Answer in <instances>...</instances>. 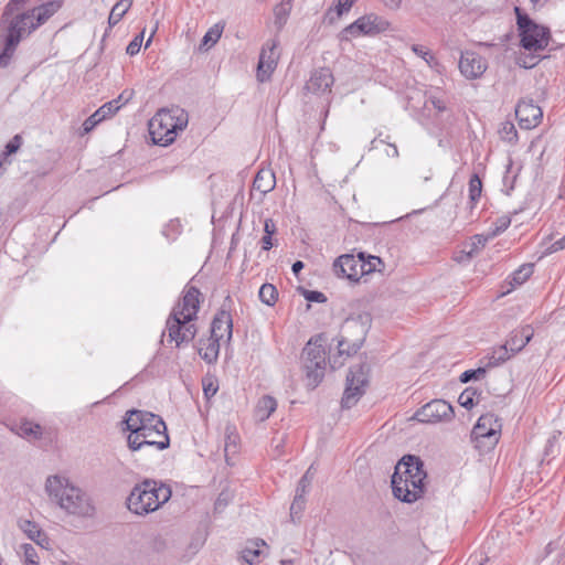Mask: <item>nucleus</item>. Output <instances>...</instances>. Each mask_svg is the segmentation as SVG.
I'll return each instance as SVG.
<instances>
[{"label": "nucleus", "instance_id": "f257e3e1", "mask_svg": "<svg viewBox=\"0 0 565 565\" xmlns=\"http://www.w3.org/2000/svg\"><path fill=\"white\" fill-rule=\"evenodd\" d=\"M200 290L194 286H188L182 299L173 307L169 315L166 329L170 342L177 347L191 342L196 334V327L192 322L196 319L200 309Z\"/></svg>", "mask_w": 565, "mask_h": 565}, {"label": "nucleus", "instance_id": "f03ea898", "mask_svg": "<svg viewBox=\"0 0 565 565\" xmlns=\"http://www.w3.org/2000/svg\"><path fill=\"white\" fill-rule=\"evenodd\" d=\"M44 491L50 502L67 514L83 518L94 514L95 508L89 495L65 476H49L44 483Z\"/></svg>", "mask_w": 565, "mask_h": 565}, {"label": "nucleus", "instance_id": "7ed1b4c3", "mask_svg": "<svg viewBox=\"0 0 565 565\" xmlns=\"http://www.w3.org/2000/svg\"><path fill=\"white\" fill-rule=\"evenodd\" d=\"M35 30L32 13L4 7L0 17V68L10 64L20 42Z\"/></svg>", "mask_w": 565, "mask_h": 565}, {"label": "nucleus", "instance_id": "20e7f679", "mask_svg": "<svg viewBox=\"0 0 565 565\" xmlns=\"http://www.w3.org/2000/svg\"><path fill=\"white\" fill-rule=\"evenodd\" d=\"M423 466V461L412 455L398 461L392 476L393 493L398 500L413 503L423 497L427 477Z\"/></svg>", "mask_w": 565, "mask_h": 565}, {"label": "nucleus", "instance_id": "39448f33", "mask_svg": "<svg viewBox=\"0 0 565 565\" xmlns=\"http://www.w3.org/2000/svg\"><path fill=\"white\" fill-rule=\"evenodd\" d=\"M171 493L169 486L153 479H145L132 488L127 498V507L135 514H148L168 502Z\"/></svg>", "mask_w": 565, "mask_h": 565}, {"label": "nucleus", "instance_id": "423d86ee", "mask_svg": "<svg viewBox=\"0 0 565 565\" xmlns=\"http://www.w3.org/2000/svg\"><path fill=\"white\" fill-rule=\"evenodd\" d=\"M188 113L181 108L160 109L149 120V134L153 143L168 146L172 143L179 131L186 128Z\"/></svg>", "mask_w": 565, "mask_h": 565}, {"label": "nucleus", "instance_id": "0eeeda50", "mask_svg": "<svg viewBox=\"0 0 565 565\" xmlns=\"http://www.w3.org/2000/svg\"><path fill=\"white\" fill-rule=\"evenodd\" d=\"M137 435H128L127 445L130 450L138 451L147 448H154L157 451L164 450L170 445L167 434V426L162 418L150 413L145 419Z\"/></svg>", "mask_w": 565, "mask_h": 565}, {"label": "nucleus", "instance_id": "6e6552de", "mask_svg": "<svg viewBox=\"0 0 565 565\" xmlns=\"http://www.w3.org/2000/svg\"><path fill=\"white\" fill-rule=\"evenodd\" d=\"M302 367L306 375L307 386L317 387L326 372L324 339L317 335L308 341L301 354Z\"/></svg>", "mask_w": 565, "mask_h": 565}, {"label": "nucleus", "instance_id": "1a4fd4ad", "mask_svg": "<svg viewBox=\"0 0 565 565\" xmlns=\"http://www.w3.org/2000/svg\"><path fill=\"white\" fill-rule=\"evenodd\" d=\"M516 15V24L520 35V44L526 51H542L550 42V29L537 24L526 13L522 12L519 7L514 8Z\"/></svg>", "mask_w": 565, "mask_h": 565}, {"label": "nucleus", "instance_id": "9d476101", "mask_svg": "<svg viewBox=\"0 0 565 565\" xmlns=\"http://www.w3.org/2000/svg\"><path fill=\"white\" fill-rule=\"evenodd\" d=\"M501 423L493 414L481 415L472 428L471 438L481 451L492 449L499 441Z\"/></svg>", "mask_w": 565, "mask_h": 565}, {"label": "nucleus", "instance_id": "9b49d317", "mask_svg": "<svg viewBox=\"0 0 565 565\" xmlns=\"http://www.w3.org/2000/svg\"><path fill=\"white\" fill-rule=\"evenodd\" d=\"M425 110L431 119V130L435 132L447 131L455 122L452 110L448 107L446 98L429 93L425 102Z\"/></svg>", "mask_w": 565, "mask_h": 565}, {"label": "nucleus", "instance_id": "f8f14e48", "mask_svg": "<svg viewBox=\"0 0 565 565\" xmlns=\"http://www.w3.org/2000/svg\"><path fill=\"white\" fill-rule=\"evenodd\" d=\"M367 383L364 365L360 364L350 369L347 376V386L341 401L342 407L351 408L364 393Z\"/></svg>", "mask_w": 565, "mask_h": 565}, {"label": "nucleus", "instance_id": "ddd939ff", "mask_svg": "<svg viewBox=\"0 0 565 565\" xmlns=\"http://www.w3.org/2000/svg\"><path fill=\"white\" fill-rule=\"evenodd\" d=\"M333 270L339 277L359 281L363 277V253L339 256L333 263Z\"/></svg>", "mask_w": 565, "mask_h": 565}, {"label": "nucleus", "instance_id": "4468645a", "mask_svg": "<svg viewBox=\"0 0 565 565\" xmlns=\"http://www.w3.org/2000/svg\"><path fill=\"white\" fill-rule=\"evenodd\" d=\"M415 417L422 423L448 422L454 417V408L444 399H434L418 409Z\"/></svg>", "mask_w": 565, "mask_h": 565}, {"label": "nucleus", "instance_id": "2eb2a0df", "mask_svg": "<svg viewBox=\"0 0 565 565\" xmlns=\"http://www.w3.org/2000/svg\"><path fill=\"white\" fill-rule=\"evenodd\" d=\"M231 302L232 299L227 296L211 324V337L220 341L225 338L226 342H230L233 335V319L230 313Z\"/></svg>", "mask_w": 565, "mask_h": 565}, {"label": "nucleus", "instance_id": "dca6fc26", "mask_svg": "<svg viewBox=\"0 0 565 565\" xmlns=\"http://www.w3.org/2000/svg\"><path fill=\"white\" fill-rule=\"evenodd\" d=\"M386 23L375 15L359 18L341 32V40L349 41L363 34L380 32Z\"/></svg>", "mask_w": 565, "mask_h": 565}, {"label": "nucleus", "instance_id": "f3484780", "mask_svg": "<svg viewBox=\"0 0 565 565\" xmlns=\"http://www.w3.org/2000/svg\"><path fill=\"white\" fill-rule=\"evenodd\" d=\"M278 45L277 40H270L263 47L257 65V79L266 82L270 78L273 72L277 66L278 54L276 52Z\"/></svg>", "mask_w": 565, "mask_h": 565}, {"label": "nucleus", "instance_id": "a211bd4d", "mask_svg": "<svg viewBox=\"0 0 565 565\" xmlns=\"http://www.w3.org/2000/svg\"><path fill=\"white\" fill-rule=\"evenodd\" d=\"M515 116L523 129L535 128L542 120L543 111L531 99H523L515 107Z\"/></svg>", "mask_w": 565, "mask_h": 565}, {"label": "nucleus", "instance_id": "6ab92c4d", "mask_svg": "<svg viewBox=\"0 0 565 565\" xmlns=\"http://www.w3.org/2000/svg\"><path fill=\"white\" fill-rule=\"evenodd\" d=\"M487 61L475 52H465L459 61L460 73L468 79L479 78L487 70Z\"/></svg>", "mask_w": 565, "mask_h": 565}, {"label": "nucleus", "instance_id": "aec40b11", "mask_svg": "<svg viewBox=\"0 0 565 565\" xmlns=\"http://www.w3.org/2000/svg\"><path fill=\"white\" fill-rule=\"evenodd\" d=\"M333 82L334 78L331 71L327 67H321L311 74L306 84V88L308 92L321 95L331 92Z\"/></svg>", "mask_w": 565, "mask_h": 565}, {"label": "nucleus", "instance_id": "412c9836", "mask_svg": "<svg viewBox=\"0 0 565 565\" xmlns=\"http://www.w3.org/2000/svg\"><path fill=\"white\" fill-rule=\"evenodd\" d=\"M117 102H108L100 106L83 122V134L90 132L99 122L113 116L119 110Z\"/></svg>", "mask_w": 565, "mask_h": 565}, {"label": "nucleus", "instance_id": "4be33fe9", "mask_svg": "<svg viewBox=\"0 0 565 565\" xmlns=\"http://www.w3.org/2000/svg\"><path fill=\"white\" fill-rule=\"evenodd\" d=\"M533 335H534V330H533L532 326H530V324H526L519 329L513 330L507 340L509 350L513 354L519 353L531 341Z\"/></svg>", "mask_w": 565, "mask_h": 565}, {"label": "nucleus", "instance_id": "5701e85b", "mask_svg": "<svg viewBox=\"0 0 565 565\" xmlns=\"http://www.w3.org/2000/svg\"><path fill=\"white\" fill-rule=\"evenodd\" d=\"M61 7L62 0H51L31 10H28V12L32 13V21L38 29L40 25L44 24L54 13H56Z\"/></svg>", "mask_w": 565, "mask_h": 565}, {"label": "nucleus", "instance_id": "b1692460", "mask_svg": "<svg viewBox=\"0 0 565 565\" xmlns=\"http://www.w3.org/2000/svg\"><path fill=\"white\" fill-rule=\"evenodd\" d=\"M220 340L213 337L200 339L198 351L200 356L209 364L216 362L220 353Z\"/></svg>", "mask_w": 565, "mask_h": 565}, {"label": "nucleus", "instance_id": "393cba45", "mask_svg": "<svg viewBox=\"0 0 565 565\" xmlns=\"http://www.w3.org/2000/svg\"><path fill=\"white\" fill-rule=\"evenodd\" d=\"M275 185V173L269 169H260L254 179L253 191H258L260 195H265L273 191Z\"/></svg>", "mask_w": 565, "mask_h": 565}, {"label": "nucleus", "instance_id": "a878e982", "mask_svg": "<svg viewBox=\"0 0 565 565\" xmlns=\"http://www.w3.org/2000/svg\"><path fill=\"white\" fill-rule=\"evenodd\" d=\"M266 545L263 540L248 542L239 552L238 559L242 565H255L259 562L262 554L260 546Z\"/></svg>", "mask_w": 565, "mask_h": 565}, {"label": "nucleus", "instance_id": "bb28decb", "mask_svg": "<svg viewBox=\"0 0 565 565\" xmlns=\"http://www.w3.org/2000/svg\"><path fill=\"white\" fill-rule=\"evenodd\" d=\"M149 414L150 412L139 409H130L126 413L122 423L126 425V429L130 431L129 435H137L139 433Z\"/></svg>", "mask_w": 565, "mask_h": 565}, {"label": "nucleus", "instance_id": "cd10ccee", "mask_svg": "<svg viewBox=\"0 0 565 565\" xmlns=\"http://www.w3.org/2000/svg\"><path fill=\"white\" fill-rule=\"evenodd\" d=\"M292 7V0H281L274 7V24L278 32L286 25Z\"/></svg>", "mask_w": 565, "mask_h": 565}, {"label": "nucleus", "instance_id": "c85d7f7f", "mask_svg": "<svg viewBox=\"0 0 565 565\" xmlns=\"http://www.w3.org/2000/svg\"><path fill=\"white\" fill-rule=\"evenodd\" d=\"M17 434L28 440H38L42 437L43 429L41 425L24 419L17 426Z\"/></svg>", "mask_w": 565, "mask_h": 565}, {"label": "nucleus", "instance_id": "c756f323", "mask_svg": "<svg viewBox=\"0 0 565 565\" xmlns=\"http://www.w3.org/2000/svg\"><path fill=\"white\" fill-rule=\"evenodd\" d=\"M513 355L514 354L509 350V345L505 342V344H502V345H499V347H495L492 349V352L486 358L487 359L486 366L487 367L498 366V365L504 363L505 361H508Z\"/></svg>", "mask_w": 565, "mask_h": 565}, {"label": "nucleus", "instance_id": "7c9ffc66", "mask_svg": "<svg viewBox=\"0 0 565 565\" xmlns=\"http://www.w3.org/2000/svg\"><path fill=\"white\" fill-rule=\"evenodd\" d=\"M277 402L271 396H263L256 406L255 416L257 419L264 422L276 411Z\"/></svg>", "mask_w": 565, "mask_h": 565}, {"label": "nucleus", "instance_id": "2f4dec72", "mask_svg": "<svg viewBox=\"0 0 565 565\" xmlns=\"http://www.w3.org/2000/svg\"><path fill=\"white\" fill-rule=\"evenodd\" d=\"M131 4L132 0H119L110 11L108 18L109 26L116 25L131 7Z\"/></svg>", "mask_w": 565, "mask_h": 565}, {"label": "nucleus", "instance_id": "473e14b6", "mask_svg": "<svg viewBox=\"0 0 565 565\" xmlns=\"http://www.w3.org/2000/svg\"><path fill=\"white\" fill-rule=\"evenodd\" d=\"M224 24L221 23H215L213 26H211L202 39L201 47L210 49L216 44L222 36Z\"/></svg>", "mask_w": 565, "mask_h": 565}, {"label": "nucleus", "instance_id": "72a5a7b5", "mask_svg": "<svg viewBox=\"0 0 565 565\" xmlns=\"http://www.w3.org/2000/svg\"><path fill=\"white\" fill-rule=\"evenodd\" d=\"M20 550L22 552V565H40L38 550L32 544L24 543L20 546Z\"/></svg>", "mask_w": 565, "mask_h": 565}, {"label": "nucleus", "instance_id": "f704fd0d", "mask_svg": "<svg viewBox=\"0 0 565 565\" xmlns=\"http://www.w3.org/2000/svg\"><path fill=\"white\" fill-rule=\"evenodd\" d=\"M532 274H533V265L532 264H523L512 274L510 284L513 287L521 286L531 277Z\"/></svg>", "mask_w": 565, "mask_h": 565}, {"label": "nucleus", "instance_id": "c9c22d12", "mask_svg": "<svg viewBox=\"0 0 565 565\" xmlns=\"http://www.w3.org/2000/svg\"><path fill=\"white\" fill-rule=\"evenodd\" d=\"M259 299L267 306H274L278 298L277 289L271 284H264L259 289Z\"/></svg>", "mask_w": 565, "mask_h": 565}, {"label": "nucleus", "instance_id": "e433bc0d", "mask_svg": "<svg viewBox=\"0 0 565 565\" xmlns=\"http://www.w3.org/2000/svg\"><path fill=\"white\" fill-rule=\"evenodd\" d=\"M482 192V182L478 174H473L469 180V199L471 207L478 202Z\"/></svg>", "mask_w": 565, "mask_h": 565}, {"label": "nucleus", "instance_id": "4c0bfd02", "mask_svg": "<svg viewBox=\"0 0 565 565\" xmlns=\"http://www.w3.org/2000/svg\"><path fill=\"white\" fill-rule=\"evenodd\" d=\"M20 527L30 540L40 544V536L42 535V531L33 521L24 520Z\"/></svg>", "mask_w": 565, "mask_h": 565}, {"label": "nucleus", "instance_id": "58836bf2", "mask_svg": "<svg viewBox=\"0 0 565 565\" xmlns=\"http://www.w3.org/2000/svg\"><path fill=\"white\" fill-rule=\"evenodd\" d=\"M412 51L416 55L422 57L427 63L428 66L435 67V66L438 65V62L435 58L434 54L428 49H426L425 46L419 45V44H413L412 45Z\"/></svg>", "mask_w": 565, "mask_h": 565}, {"label": "nucleus", "instance_id": "ea45409f", "mask_svg": "<svg viewBox=\"0 0 565 565\" xmlns=\"http://www.w3.org/2000/svg\"><path fill=\"white\" fill-rule=\"evenodd\" d=\"M362 345V341H354L352 343H348L344 339L338 342V351L340 356H351L355 354Z\"/></svg>", "mask_w": 565, "mask_h": 565}, {"label": "nucleus", "instance_id": "a19ab883", "mask_svg": "<svg viewBox=\"0 0 565 565\" xmlns=\"http://www.w3.org/2000/svg\"><path fill=\"white\" fill-rule=\"evenodd\" d=\"M305 504H306L305 494L299 493V491H296L294 501L290 507V516H291L292 521H295L297 518L300 516V514L302 513V511L305 509Z\"/></svg>", "mask_w": 565, "mask_h": 565}, {"label": "nucleus", "instance_id": "79ce46f5", "mask_svg": "<svg viewBox=\"0 0 565 565\" xmlns=\"http://www.w3.org/2000/svg\"><path fill=\"white\" fill-rule=\"evenodd\" d=\"M383 265V262L377 256H367L363 254V276L374 273L376 270H381L380 266Z\"/></svg>", "mask_w": 565, "mask_h": 565}, {"label": "nucleus", "instance_id": "37998d69", "mask_svg": "<svg viewBox=\"0 0 565 565\" xmlns=\"http://www.w3.org/2000/svg\"><path fill=\"white\" fill-rule=\"evenodd\" d=\"M237 439L238 436L233 431H230V428H226V441H225V457L228 458L230 454H235L237 449Z\"/></svg>", "mask_w": 565, "mask_h": 565}, {"label": "nucleus", "instance_id": "c03bdc74", "mask_svg": "<svg viewBox=\"0 0 565 565\" xmlns=\"http://www.w3.org/2000/svg\"><path fill=\"white\" fill-rule=\"evenodd\" d=\"M475 395H476V391L472 390V388H466L460 395H459V398H458V402L459 404L467 408V409H470L473 405H475Z\"/></svg>", "mask_w": 565, "mask_h": 565}, {"label": "nucleus", "instance_id": "a18cd8bd", "mask_svg": "<svg viewBox=\"0 0 565 565\" xmlns=\"http://www.w3.org/2000/svg\"><path fill=\"white\" fill-rule=\"evenodd\" d=\"M143 33L145 32L142 31L140 34L136 35L134 38V40H131L129 42V44L127 45V49H126V52L128 55L134 56L139 53L142 41H143Z\"/></svg>", "mask_w": 565, "mask_h": 565}, {"label": "nucleus", "instance_id": "49530a36", "mask_svg": "<svg viewBox=\"0 0 565 565\" xmlns=\"http://www.w3.org/2000/svg\"><path fill=\"white\" fill-rule=\"evenodd\" d=\"M486 374L484 367H478L476 370H467L460 375V381L462 383H467L471 380H479L481 376Z\"/></svg>", "mask_w": 565, "mask_h": 565}, {"label": "nucleus", "instance_id": "de8ad7c7", "mask_svg": "<svg viewBox=\"0 0 565 565\" xmlns=\"http://www.w3.org/2000/svg\"><path fill=\"white\" fill-rule=\"evenodd\" d=\"M312 466L307 470V472L301 477V479L298 482L296 491H299V493L306 494L308 491V488L311 484L312 480Z\"/></svg>", "mask_w": 565, "mask_h": 565}, {"label": "nucleus", "instance_id": "09e8293b", "mask_svg": "<svg viewBox=\"0 0 565 565\" xmlns=\"http://www.w3.org/2000/svg\"><path fill=\"white\" fill-rule=\"evenodd\" d=\"M21 146L22 137L20 135H15L12 139L8 141L3 151L6 152V154H13L20 149Z\"/></svg>", "mask_w": 565, "mask_h": 565}, {"label": "nucleus", "instance_id": "8fccbe9b", "mask_svg": "<svg viewBox=\"0 0 565 565\" xmlns=\"http://www.w3.org/2000/svg\"><path fill=\"white\" fill-rule=\"evenodd\" d=\"M557 452H558V439H557L556 435H553L547 440V444H546V447L544 450V456H545V458L550 457V456L554 457Z\"/></svg>", "mask_w": 565, "mask_h": 565}, {"label": "nucleus", "instance_id": "3c124183", "mask_svg": "<svg viewBox=\"0 0 565 565\" xmlns=\"http://www.w3.org/2000/svg\"><path fill=\"white\" fill-rule=\"evenodd\" d=\"M377 143H385L387 146L386 150H385V153L387 157L390 158H398L399 153H398V149H397V146L395 143H390V142H386L382 139H374L372 141V145L374 147H377Z\"/></svg>", "mask_w": 565, "mask_h": 565}, {"label": "nucleus", "instance_id": "603ef678", "mask_svg": "<svg viewBox=\"0 0 565 565\" xmlns=\"http://www.w3.org/2000/svg\"><path fill=\"white\" fill-rule=\"evenodd\" d=\"M487 242H488V237L480 235V234L475 235L472 237V243H471L472 248L469 252V255H471V254L476 253L478 249L484 247Z\"/></svg>", "mask_w": 565, "mask_h": 565}, {"label": "nucleus", "instance_id": "864d4df0", "mask_svg": "<svg viewBox=\"0 0 565 565\" xmlns=\"http://www.w3.org/2000/svg\"><path fill=\"white\" fill-rule=\"evenodd\" d=\"M335 1H337V6H335L337 14L341 15L351 9V7L355 0H335Z\"/></svg>", "mask_w": 565, "mask_h": 565}, {"label": "nucleus", "instance_id": "5fc2aeb1", "mask_svg": "<svg viewBox=\"0 0 565 565\" xmlns=\"http://www.w3.org/2000/svg\"><path fill=\"white\" fill-rule=\"evenodd\" d=\"M134 96V92L130 89H125L116 99L111 102H117L116 104L119 106V109L126 105Z\"/></svg>", "mask_w": 565, "mask_h": 565}, {"label": "nucleus", "instance_id": "6e6d98bb", "mask_svg": "<svg viewBox=\"0 0 565 565\" xmlns=\"http://www.w3.org/2000/svg\"><path fill=\"white\" fill-rule=\"evenodd\" d=\"M565 248V235L555 241L547 249H546V253L547 254H552V253H556V252H559L562 249Z\"/></svg>", "mask_w": 565, "mask_h": 565}, {"label": "nucleus", "instance_id": "4d7b16f0", "mask_svg": "<svg viewBox=\"0 0 565 565\" xmlns=\"http://www.w3.org/2000/svg\"><path fill=\"white\" fill-rule=\"evenodd\" d=\"M306 299L315 302H323L326 300V297L322 292L312 290L306 294Z\"/></svg>", "mask_w": 565, "mask_h": 565}, {"label": "nucleus", "instance_id": "13d9d810", "mask_svg": "<svg viewBox=\"0 0 565 565\" xmlns=\"http://www.w3.org/2000/svg\"><path fill=\"white\" fill-rule=\"evenodd\" d=\"M277 231L276 224L271 218H266L264 222V234L274 235Z\"/></svg>", "mask_w": 565, "mask_h": 565}, {"label": "nucleus", "instance_id": "bf43d9fd", "mask_svg": "<svg viewBox=\"0 0 565 565\" xmlns=\"http://www.w3.org/2000/svg\"><path fill=\"white\" fill-rule=\"evenodd\" d=\"M511 221L509 218H502L497 223L495 230L493 231V235H498L504 232L510 226Z\"/></svg>", "mask_w": 565, "mask_h": 565}, {"label": "nucleus", "instance_id": "052dcab7", "mask_svg": "<svg viewBox=\"0 0 565 565\" xmlns=\"http://www.w3.org/2000/svg\"><path fill=\"white\" fill-rule=\"evenodd\" d=\"M260 242H262V248L264 250H269L274 246V242H273V236L271 235L264 234V236L262 237Z\"/></svg>", "mask_w": 565, "mask_h": 565}, {"label": "nucleus", "instance_id": "680f3d73", "mask_svg": "<svg viewBox=\"0 0 565 565\" xmlns=\"http://www.w3.org/2000/svg\"><path fill=\"white\" fill-rule=\"evenodd\" d=\"M273 443L275 444V450L277 452V456H280L282 454L285 437L284 436H281L279 438L276 437L273 439Z\"/></svg>", "mask_w": 565, "mask_h": 565}, {"label": "nucleus", "instance_id": "e2e57ef3", "mask_svg": "<svg viewBox=\"0 0 565 565\" xmlns=\"http://www.w3.org/2000/svg\"><path fill=\"white\" fill-rule=\"evenodd\" d=\"M384 6L391 10H397L401 8L402 0H382Z\"/></svg>", "mask_w": 565, "mask_h": 565}, {"label": "nucleus", "instance_id": "0e129e2a", "mask_svg": "<svg viewBox=\"0 0 565 565\" xmlns=\"http://www.w3.org/2000/svg\"><path fill=\"white\" fill-rule=\"evenodd\" d=\"M217 392V387L210 383L209 385H204V395L209 398Z\"/></svg>", "mask_w": 565, "mask_h": 565}, {"label": "nucleus", "instance_id": "69168bd1", "mask_svg": "<svg viewBox=\"0 0 565 565\" xmlns=\"http://www.w3.org/2000/svg\"><path fill=\"white\" fill-rule=\"evenodd\" d=\"M28 0H10L6 7H11V8H14V9H21L25 3H26Z\"/></svg>", "mask_w": 565, "mask_h": 565}, {"label": "nucleus", "instance_id": "338daca9", "mask_svg": "<svg viewBox=\"0 0 565 565\" xmlns=\"http://www.w3.org/2000/svg\"><path fill=\"white\" fill-rule=\"evenodd\" d=\"M11 154H6L4 151L0 153V169H2L4 166L10 164L11 161L9 160V157Z\"/></svg>", "mask_w": 565, "mask_h": 565}, {"label": "nucleus", "instance_id": "774afa93", "mask_svg": "<svg viewBox=\"0 0 565 565\" xmlns=\"http://www.w3.org/2000/svg\"><path fill=\"white\" fill-rule=\"evenodd\" d=\"M303 267V263L301 260H297L292 264L291 270L295 275H298Z\"/></svg>", "mask_w": 565, "mask_h": 565}]
</instances>
